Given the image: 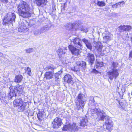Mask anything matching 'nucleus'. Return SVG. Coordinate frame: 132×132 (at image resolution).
Returning <instances> with one entry per match:
<instances>
[{
    "mask_svg": "<svg viewBox=\"0 0 132 132\" xmlns=\"http://www.w3.org/2000/svg\"><path fill=\"white\" fill-rule=\"evenodd\" d=\"M34 33L35 36H38L41 34L40 30H37L34 31Z\"/></svg>",
    "mask_w": 132,
    "mask_h": 132,
    "instance_id": "32",
    "label": "nucleus"
},
{
    "mask_svg": "<svg viewBox=\"0 0 132 132\" xmlns=\"http://www.w3.org/2000/svg\"><path fill=\"white\" fill-rule=\"evenodd\" d=\"M97 4L98 6L100 7L105 6L106 5L105 2L103 1H98Z\"/></svg>",
    "mask_w": 132,
    "mask_h": 132,
    "instance_id": "28",
    "label": "nucleus"
},
{
    "mask_svg": "<svg viewBox=\"0 0 132 132\" xmlns=\"http://www.w3.org/2000/svg\"><path fill=\"white\" fill-rule=\"evenodd\" d=\"M128 34V33H127V35Z\"/></svg>",
    "mask_w": 132,
    "mask_h": 132,
    "instance_id": "50",
    "label": "nucleus"
},
{
    "mask_svg": "<svg viewBox=\"0 0 132 132\" xmlns=\"http://www.w3.org/2000/svg\"><path fill=\"white\" fill-rule=\"evenodd\" d=\"M118 6H117V3L115 4H114L113 5H112V8H117L118 7Z\"/></svg>",
    "mask_w": 132,
    "mask_h": 132,
    "instance_id": "42",
    "label": "nucleus"
},
{
    "mask_svg": "<svg viewBox=\"0 0 132 132\" xmlns=\"http://www.w3.org/2000/svg\"><path fill=\"white\" fill-rule=\"evenodd\" d=\"M93 114H95L97 116V119L99 121H105V125L106 127V129L109 132H111L113 129V123L110 120V118L102 110L100 109H96L93 110Z\"/></svg>",
    "mask_w": 132,
    "mask_h": 132,
    "instance_id": "1",
    "label": "nucleus"
},
{
    "mask_svg": "<svg viewBox=\"0 0 132 132\" xmlns=\"http://www.w3.org/2000/svg\"><path fill=\"white\" fill-rule=\"evenodd\" d=\"M80 68H79V67L76 66L74 68V71H75L77 72L79 71Z\"/></svg>",
    "mask_w": 132,
    "mask_h": 132,
    "instance_id": "37",
    "label": "nucleus"
},
{
    "mask_svg": "<svg viewBox=\"0 0 132 132\" xmlns=\"http://www.w3.org/2000/svg\"><path fill=\"white\" fill-rule=\"evenodd\" d=\"M68 48L72 54L77 56L79 55V50L74 46L71 45H70L68 46Z\"/></svg>",
    "mask_w": 132,
    "mask_h": 132,
    "instance_id": "13",
    "label": "nucleus"
},
{
    "mask_svg": "<svg viewBox=\"0 0 132 132\" xmlns=\"http://www.w3.org/2000/svg\"><path fill=\"white\" fill-rule=\"evenodd\" d=\"M0 56H2L3 55L2 53H0Z\"/></svg>",
    "mask_w": 132,
    "mask_h": 132,
    "instance_id": "47",
    "label": "nucleus"
},
{
    "mask_svg": "<svg viewBox=\"0 0 132 132\" xmlns=\"http://www.w3.org/2000/svg\"><path fill=\"white\" fill-rule=\"evenodd\" d=\"M0 99H1V101L2 102H3V103L4 102H5H5H6V101L5 100V98L4 97H1V96H0Z\"/></svg>",
    "mask_w": 132,
    "mask_h": 132,
    "instance_id": "38",
    "label": "nucleus"
},
{
    "mask_svg": "<svg viewBox=\"0 0 132 132\" xmlns=\"http://www.w3.org/2000/svg\"><path fill=\"white\" fill-rule=\"evenodd\" d=\"M85 60L88 62L89 64L92 66L95 60L94 56L93 54L88 53L87 55Z\"/></svg>",
    "mask_w": 132,
    "mask_h": 132,
    "instance_id": "9",
    "label": "nucleus"
},
{
    "mask_svg": "<svg viewBox=\"0 0 132 132\" xmlns=\"http://www.w3.org/2000/svg\"><path fill=\"white\" fill-rule=\"evenodd\" d=\"M111 34H109L108 35H106L103 37V40L105 43L111 40Z\"/></svg>",
    "mask_w": 132,
    "mask_h": 132,
    "instance_id": "27",
    "label": "nucleus"
},
{
    "mask_svg": "<svg viewBox=\"0 0 132 132\" xmlns=\"http://www.w3.org/2000/svg\"><path fill=\"white\" fill-rule=\"evenodd\" d=\"M92 72L93 73H95L96 74H98V73H99V72L98 71L96 70L95 69H93V70Z\"/></svg>",
    "mask_w": 132,
    "mask_h": 132,
    "instance_id": "39",
    "label": "nucleus"
},
{
    "mask_svg": "<svg viewBox=\"0 0 132 132\" xmlns=\"http://www.w3.org/2000/svg\"><path fill=\"white\" fill-rule=\"evenodd\" d=\"M89 100L90 101H91L92 102H94V98L93 96H91L89 98Z\"/></svg>",
    "mask_w": 132,
    "mask_h": 132,
    "instance_id": "40",
    "label": "nucleus"
},
{
    "mask_svg": "<svg viewBox=\"0 0 132 132\" xmlns=\"http://www.w3.org/2000/svg\"><path fill=\"white\" fill-rule=\"evenodd\" d=\"M20 28H19V30H18L19 31H20Z\"/></svg>",
    "mask_w": 132,
    "mask_h": 132,
    "instance_id": "48",
    "label": "nucleus"
},
{
    "mask_svg": "<svg viewBox=\"0 0 132 132\" xmlns=\"http://www.w3.org/2000/svg\"><path fill=\"white\" fill-rule=\"evenodd\" d=\"M19 15L24 18L30 16L32 13V7L27 3L23 1H21L16 5Z\"/></svg>",
    "mask_w": 132,
    "mask_h": 132,
    "instance_id": "2",
    "label": "nucleus"
},
{
    "mask_svg": "<svg viewBox=\"0 0 132 132\" xmlns=\"http://www.w3.org/2000/svg\"><path fill=\"white\" fill-rule=\"evenodd\" d=\"M81 63L80 62H76V64L77 66H80L81 65Z\"/></svg>",
    "mask_w": 132,
    "mask_h": 132,
    "instance_id": "41",
    "label": "nucleus"
},
{
    "mask_svg": "<svg viewBox=\"0 0 132 132\" xmlns=\"http://www.w3.org/2000/svg\"><path fill=\"white\" fill-rule=\"evenodd\" d=\"M62 123L61 119L59 118H56L53 122V127L54 128H58L60 126Z\"/></svg>",
    "mask_w": 132,
    "mask_h": 132,
    "instance_id": "12",
    "label": "nucleus"
},
{
    "mask_svg": "<svg viewBox=\"0 0 132 132\" xmlns=\"http://www.w3.org/2000/svg\"><path fill=\"white\" fill-rule=\"evenodd\" d=\"M78 130L77 126L75 123L65 125L63 127L62 129L63 130H68L71 131H75Z\"/></svg>",
    "mask_w": 132,
    "mask_h": 132,
    "instance_id": "8",
    "label": "nucleus"
},
{
    "mask_svg": "<svg viewBox=\"0 0 132 132\" xmlns=\"http://www.w3.org/2000/svg\"><path fill=\"white\" fill-rule=\"evenodd\" d=\"M52 8L53 9V10H55V9L54 8L53 6H52Z\"/></svg>",
    "mask_w": 132,
    "mask_h": 132,
    "instance_id": "46",
    "label": "nucleus"
},
{
    "mask_svg": "<svg viewBox=\"0 0 132 132\" xmlns=\"http://www.w3.org/2000/svg\"><path fill=\"white\" fill-rule=\"evenodd\" d=\"M14 107H17V111L19 112L22 111L25 109L27 104L23 102L21 98H17L13 102Z\"/></svg>",
    "mask_w": 132,
    "mask_h": 132,
    "instance_id": "5",
    "label": "nucleus"
},
{
    "mask_svg": "<svg viewBox=\"0 0 132 132\" xmlns=\"http://www.w3.org/2000/svg\"><path fill=\"white\" fill-rule=\"evenodd\" d=\"M1 1L3 3H7L8 2V0H1Z\"/></svg>",
    "mask_w": 132,
    "mask_h": 132,
    "instance_id": "44",
    "label": "nucleus"
},
{
    "mask_svg": "<svg viewBox=\"0 0 132 132\" xmlns=\"http://www.w3.org/2000/svg\"><path fill=\"white\" fill-rule=\"evenodd\" d=\"M16 16L13 13L9 12L8 13L6 17L3 20V24L6 25L7 24L12 23L15 22Z\"/></svg>",
    "mask_w": 132,
    "mask_h": 132,
    "instance_id": "7",
    "label": "nucleus"
},
{
    "mask_svg": "<svg viewBox=\"0 0 132 132\" xmlns=\"http://www.w3.org/2000/svg\"><path fill=\"white\" fill-rule=\"evenodd\" d=\"M44 111L43 110L39 111L38 113L37 116L38 119L40 121L42 120L44 117Z\"/></svg>",
    "mask_w": 132,
    "mask_h": 132,
    "instance_id": "18",
    "label": "nucleus"
},
{
    "mask_svg": "<svg viewBox=\"0 0 132 132\" xmlns=\"http://www.w3.org/2000/svg\"><path fill=\"white\" fill-rule=\"evenodd\" d=\"M62 72L60 71H59L58 72H57L54 75L55 78V80L57 82L58 81V79L59 78L60 75Z\"/></svg>",
    "mask_w": 132,
    "mask_h": 132,
    "instance_id": "29",
    "label": "nucleus"
},
{
    "mask_svg": "<svg viewBox=\"0 0 132 132\" xmlns=\"http://www.w3.org/2000/svg\"><path fill=\"white\" fill-rule=\"evenodd\" d=\"M23 78V76L20 75L15 76L14 81L17 83H19L21 82Z\"/></svg>",
    "mask_w": 132,
    "mask_h": 132,
    "instance_id": "23",
    "label": "nucleus"
},
{
    "mask_svg": "<svg viewBox=\"0 0 132 132\" xmlns=\"http://www.w3.org/2000/svg\"><path fill=\"white\" fill-rule=\"evenodd\" d=\"M56 69V67L52 64L47 66L45 68V69L46 71H53Z\"/></svg>",
    "mask_w": 132,
    "mask_h": 132,
    "instance_id": "24",
    "label": "nucleus"
},
{
    "mask_svg": "<svg viewBox=\"0 0 132 132\" xmlns=\"http://www.w3.org/2000/svg\"><path fill=\"white\" fill-rule=\"evenodd\" d=\"M69 24L71 26V28L74 29L76 30L79 29L81 31L85 33H87L88 31L87 28L83 27L82 23L79 21H76L73 23H70Z\"/></svg>",
    "mask_w": 132,
    "mask_h": 132,
    "instance_id": "6",
    "label": "nucleus"
},
{
    "mask_svg": "<svg viewBox=\"0 0 132 132\" xmlns=\"http://www.w3.org/2000/svg\"><path fill=\"white\" fill-rule=\"evenodd\" d=\"M81 40L80 39L78 38H73L71 40V42L75 45L80 50H81L83 47L82 43L80 42Z\"/></svg>",
    "mask_w": 132,
    "mask_h": 132,
    "instance_id": "11",
    "label": "nucleus"
},
{
    "mask_svg": "<svg viewBox=\"0 0 132 132\" xmlns=\"http://www.w3.org/2000/svg\"><path fill=\"white\" fill-rule=\"evenodd\" d=\"M131 31L132 32V28H131V29L129 31Z\"/></svg>",
    "mask_w": 132,
    "mask_h": 132,
    "instance_id": "49",
    "label": "nucleus"
},
{
    "mask_svg": "<svg viewBox=\"0 0 132 132\" xmlns=\"http://www.w3.org/2000/svg\"><path fill=\"white\" fill-rule=\"evenodd\" d=\"M129 55L130 57H132V51L130 52Z\"/></svg>",
    "mask_w": 132,
    "mask_h": 132,
    "instance_id": "45",
    "label": "nucleus"
},
{
    "mask_svg": "<svg viewBox=\"0 0 132 132\" xmlns=\"http://www.w3.org/2000/svg\"><path fill=\"white\" fill-rule=\"evenodd\" d=\"M117 29L121 32L124 31H129L131 29V27L129 25L122 26L121 25L120 26L118 27Z\"/></svg>",
    "mask_w": 132,
    "mask_h": 132,
    "instance_id": "14",
    "label": "nucleus"
},
{
    "mask_svg": "<svg viewBox=\"0 0 132 132\" xmlns=\"http://www.w3.org/2000/svg\"><path fill=\"white\" fill-rule=\"evenodd\" d=\"M111 65L113 69L112 70L107 72V75L110 79L112 80L114 77L116 79L119 75L118 70L114 68L117 67L118 63L116 62L112 61L111 62Z\"/></svg>",
    "mask_w": 132,
    "mask_h": 132,
    "instance_id": "4",
    "label": "nucleus"
},
{
    "mask_svg": "<svg viewBox=\"0 0 132 132\" xmlns=\"http://www.w3.org/2000/svg\"><path fill=\"white\" fill-rule=\"evenodd\" d=\"M103 65V63L101 61L97 62V66L98 67H102Z\"/></svg>",
    "mask_w": 132,
    "mask_h": 132,
    "instance_id": "35",
    "label": "nucleus"
},
{
    "mask_svg": "<svg viewBox=\"0 0 132 132\" xmlns=\"http://www.w3.org/2000/svg\"><path fill=\"white\" fill-rule=\"evenodd\" d=\"M16 94L15 91L13 90H10V93L8 95V97L10 99H13L15 98H16Z\"/></svg>",
    "mask_w": 132,
    "mask_h": 132,
    "instance_id": "21",
    "label": "nucleus"
},
{
    "mask_svg": "<svg viewBox=\"0 0 132 132\" xmlns=\"http://www.w3.org/2000/svg\"><path fill=\"white\" fill-rule=\"evenodd\" d=\"M61 12H63L64 11L65 9V5H63V6H62L61 8Z\"/></svg>",
    "mask_w": 132,
    "mask_h": 132,
    "instance_id": "43",
    "label": "nucleus"
},
{
    "mask_svg": "<svg viewBox=\"0 0 132 132\" xmlns=\"http://www.w3.org/2000/svg\"><path fill=\"white\" fill-rule=\"evenodd\" d=\"M34 2L38 6L43 7L46 5L47 1L46 0H35Z\"/></svg>",
    "mask_w": 132,
    "mask_h": 132,
    "instance_id": "17",
    "label": "nucleus"
},
{
    "mask_svg": "<svg viewBox=\"0 0 132 132\" xmlns=\"http://www.w3.org/2000/svg\"><path fill=\"white\" fill-rule=\"evenodd\" d=\"M86 62L82 61L81 62V67L83 69L85 70L86 67Z\"/></svg>",
    "mask_w": 132,
    "mask_h": 132,
    "instance_id": "31",
    "label": "nucleus"
},
{
    "mask_svg": "<svg viewBox=\"0 0 132 132\" xmlns=\"http://www.w3.org/2000/svg\"><path fill=\"white\" fill-rule=\"evenodd\" d=\"M125 4V2L124 1L121 2L117 3L118 6H119V7L123 6Z\"/></svg>",
    "mask_w": 132,
    "mask_h": 132,
    "instance_id": "33",
    "label": "nucleus"
},
{
    "mask_svg": "<svg viewBox=\"0 0 132 132\" xmlns=\"http://www.w3.org/2000/svg\"><path fill=\"white\" fill-rule=\"evenodd\" d=\"M57 52V54L59 57H61L62 56V55L64 54L63 52V50L61 49L58 50Z\"/></svg>",
    "mask_w": 132,
    "mask_h": 132,
    "instance_id": "30",
    "label": "nucleus"
},
{
    "mask_svg": "<svg viewBox=\"0 0 132 132\" xmlns=\"http://www.w3.org/2000/svg\"><path fill=\"white\" fill-rule=\"evenodd\" d=\"M64 79L65 82H67L69 85H72L74 83L73 80L71 76L70 75L67 74L65 75Z\"/></svg>",
    "mask_w": 132,
    "mask_h": 132,
    "instance_id": "16",
    "label": "nucleus"
},
{
    "mask_svg": "<svg viewBox=\"0 0 132 132\" xmlns=\"http://www.w3.org/2000/svg\"><path fill=\"white\" fill-rule=\"evenodd\" d=\"M53 73L52 71L47 72H46L44 75V78L46 79H50L53 77Z\"/></svg>",
    "mask_w": 132,
    "mask_h": 132,
    "instance_id": "22",
    "label": "nucleus"
},
{
    "mask_svg": "<svg viewBox=\"0 0 132 132\" xmlns=\"http://www.w3.org/2000/svg\"><path fill=\"white\" fill-rule=\"evenodd\" d=\"M81 41L85 44L87 48L91 51L92 49V46L91 42L85 38H83L81 39Z\"/></svg>",
    "mask_w": 132,
    "mask_h": 132,
    "instance_id": "15",
    "label": "nucleus"
},
{
    "mask_svg": "<svg viewBox=\"0 0 132 132\" xmlns=\"http://www.w3.org/2000/svg\"><path fill=\"white\" fill-rule=\"evenodd\" d=\"M49 29V27H48L47 26H45L42 27L40 30L42 34L45 32L46 31Z\"/></svg>",
    "mask_w": 132,
    "mask_h": 132,
    "instance_id": "26",
    "label": "nucleus"
},
{
    "mask_svg": "<svg viewBox=\"0 0 132 132\" xmlns=\"http://www.w3.org/2000/svg\"><path fill=\"white\" fill-rule=\"evenodd\" d=\"M27 53H30L32 52L33 51V48H30L28 49H26L25 50Z\"/></svg>",
    "mask_w": 132,
    "mask_h": 132,
    "instance_id": "34",
    "label": "nucleus"
},
{
    "mask_svg": "<svg viewBox=\"0 0 132 132\" xmlns=\"http://www.w3.org/2000/svg\"><path fill=\"white\" fill-rule=\"evenodd\" d=\"M23 86L22 85H18L16 86L15 90L17 91L22 92L23 91Z\"/></svg>",
    "mask_w": 132,
    "mask_h": 132,
    "instance_id": "25",
    "label": "nucleus"
},
{
    "mask_svg": "<svg viewBox=\"0 0 132 132\" xmlns=\"http://www.w3.org/2000/svg\"><path fill=\"white\" fill-rule=\"evenodd\" d=\"M26 72H27V74L31 76V69L29 68L28 67L27 68Z\"/></svg>",
    "mask_w": 132,
    "mask_h": 132,
    "instance_id": "36",
    "label": "nucleus"
},
{
    "mask_svg": "<svg viewBox=\"0 0 132 132\" xmlns=\"http://www.w3.org/2000/svg\"><path fill=\"white\" fill-rule=\"evenodd\" d=\"M121 84L120 82H118L117 83L116 90L120 95H123V93L126 91L125 86V85H122L121 87Z\"/></svg>",
    "mask_w": 132,
    "mask_h": 132,
    "instance_id": "10",
    "label": "nucleus"
},
{
    "mask_svg": "<svg viewBox=\"0 0 132 132\" xmlns=\"http://www.w3.org/2000/svg\"><path fill=\"white\" fill-rule=\"evenodd\" d=\"M86 101L85 95L79 94L76 99L75 108L77 110L82 109L84 107Z\"/></svg>",
    "mask_w": 132,
    "mask_h": 132,
    "instance_id": "3",
    "label": "nucleus"
},
{
    "mask_svg": "<svg viewBox=\"0 0 132 132\" xmlns=\"http://www.w3.org/2000/svg\"><path fill=\"white\" fill-rule=\"evenodd\" d=\"M93 46L99 51L100 52L102 51L103 46L100 42L97 43L95 42L93 44Z\"/></svg>",
    "mask_w": 132,
    "mask_h": 132,
    "instance_id": "19",
    "label": "nucleus"
},
{
    "mask_svg": "<svg viewBox=\"0 0 132 132\" xmlns=\"http://www.w3.org/2000/svg\"><path fill=\"white\" fill-rule=\"evenodd\" d=\"M131 95H132V92H131Z\"/></svg>",
    "mask_w": 132,
    "mask_h": 132,
    "instance_id": "51",
    "label": "nucleus"
},
{
    "mask_svg": "<svg viewBox=\"0 0 132 132\" xmlns=\"http://www.w3.org/2000/svg\"><path fill=\"white\" fill-rule=\"evenodd\" d=\"M80 125L83 127L87 125L88 120L85 117H81L80 119Z\"/></svg>",
    "mask_w": 132,
    "mask_h": 132,
    "instance_id": "20",
    "label": "nucleus"
}]
</instances>
